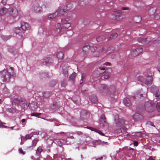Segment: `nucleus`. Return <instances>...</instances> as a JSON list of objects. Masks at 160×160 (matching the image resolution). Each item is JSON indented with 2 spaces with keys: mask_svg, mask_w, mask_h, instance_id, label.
Returning a JSON list of instances; mask_svg holds the SVG:
<instances>
[{
  "mask_svg": "<svg viewBox=\"0 0 160 160\" xmlns=\"http://www.w3.org/2000/svg\"><path fill=\"white\" fill-rule=\"evenodd\" d=\"M0 74L3 80L6 82H8L12 76L11 73L6 70H3L0 73Z\"/></svg>",
  "mask_w": 160,
  "mask_h": 160,
  "instance_id": "obj_1",
  "label": "nucleus"
},
{
  "mask_svg": "<svg viewBox=\"0 0 160 160\" xmlns=\"http://www.w3.org/2000/svg\"><path fill=\"white\" fill-rule=\"evenodd\" d=\"M98 92L103 95L108 94V88L105 84H101L98 87Z\"/></svg>",
  "mask_w": 160,
  "mask_h": 160,
  "instance_id": "obj_2",
  "label": "nucleus"
},
{
  "mask_svg": "<svg viewBox=\"0 0 160 160\" xmlns=\"http://www.w3.org/2000/svg\"><path fill=\"white\" fill-rule=\"evenodd\" d=\"M150 91L156 97H158L160 94L159 88L155 86H152L150 88Z\"/></svg>",
  "mask_w": 160,
  "mask_h": 160,
  "instance_id": "obj_3",
  "label": "nucleus"
},
{
  "mask_svg": "<svg viewBox=\"0 0 160 160\" xmlns=\"http://www.w3.org/2000/svg\"><path fill=\"white\" fill-rule=\"evenodd\" d=\"M143 51L142 48L140 47L136 48L131 52V55L133 57H136L142 52Z\"/></svg>",
  "mask_w": 160,
  "mask_h": 160,
  "instance_id": "obj_4",
  "label": "nucleus"
},
{
  "mask_svg": "<svg viewBox=\"0 0 160 160\" xmlns=\"http://www.w3.org/2000/svg\"><path fill=\"white\" fill-rule=\"evenodd\" d=\"M114 120L116 126L118 127L122 126L125 122V121L123 119L119 118L118 115L115 116Z\"/></svg>",
  "mask_w": 160,
  "mask_h": 160,
  "instance_id": "obj_5",
  "label": "nucleus"
},
{
  "mask_svg": "<svg viewBox=\"0 0 160 160\" xmlns=\"http://www.w3.org/2000/svg\"><path fill=\"white\" fill-rule=\"evenodd\" d=\"M89 113L87 110H82L80 112V117L83 119H86L89 118Z\"/></svg>",
  "mask_w": 160,
  "mask_h": 160,
  "instance_id": "obj_6",
  "label": "nucleus"
},
{
  "mask_svg": "<svg viewBox=\"0 0 160 160\" xmlns=\"http://www.w3.org/2000/svg\"><path fill=\"white\" fill-rule=\"evenodd\" d=\"M9 12L10 16L13 18H15L18 15V11L15 8H11Z\"/></svg>",
  "mask_w": 160,
  "mask_h": 160,
  "instance_id": "obj_7",
  "label": "nucleus"
},
{
  "mask_svg": "<svg viewBox=\"0 0 160 160\" xmlns=\"http://www.w3.org/2000/svg\"><path fill=\"white\" fill-rule=\"evenodd\" d=\"M145 109L148 112H151L152 111V107L150 101L146 102L144 105Z\"/></svg>",
  "mask_w": 160,
  "mask_h": 160,
  "instance_id": "obj_8",
  "label": "nucleus"
},
{
  "mask_svg": "<svg viewBox=\"0 0 160 160\" xmlns=\"http://www.w3.org/2000/svg\"><path fill=\"white\" fill-rule=\"evenodd\" d=\"M14 31L18 35V36H17V38L21 39L23 37L24 32L23 31L22 32L19 28H16L14 29Z\"/></svg>",
  "mask_w": 160,
  "mask_h": 160,
  "instance_id": "obj_9",
  "label": "nucleus"
},
{
  "mask_svg": "<svg viewBox=\"0 0 160 160\" xmlns=\"http://www.w3.org/2000/svg\"><path fill=\"white\" fill-rule=\"evenodd\" d=\"M21 27L23 31L29 30L30 28L29 24L25 22H22L21 23Z\"/></svg>",
  "mask_w": 160,
  "mask_h": 160,
  "instance_id": "obj_10",
  "label": "nucleus"
},
{
  "mask_svg": "<svg viewBox=\"0 0 160 160\" xmlns=\"http://www.w3.org/2000/svg\"><path fill=\"white\" fill-rule=\"evenodd\" d=\"M32 9L33 12L36 13L41 12L42 11V8L38 4L33 6Z\"/></svg>",
  "mask_w": 160,
  "mask_h": 160,
  "instance_id": "obj_11",
  "label": "nucleus"
},
{
  "mask_svg": "<svg viewBox=\"0 0 160 160\" xmlns=\"http://www.w3.org/2000/svg\"><path fill=\"white\" fill-rule=\"evenodd\" d=\"M28 106L30 109L33 111H35L38 107L37 103L35 102H32L29 103Z\"/></svg>",
  "mask_w": 160,
  "mask_h": 160,
  "instance_id": "obj_12",
  "label": "nucleus"
},
{
  "mask_svg": "<svg viewBox=\"0 0 160 160\" xmlns=\"http://www.w3.org/2000/svg\"><path fill=\"white\" fill-rule=\"evenodd\" d=\"M133 118L136 120L141 121L143 119V117L142 115L138 113H136L133 115Z\"/></svg>",
  "mask_w": 160,
  "mask_h": 160,
  "instance_id": "obj_13",
  "label": "nucleus"
},
{
  "mask_svg": "<svg viewBox=\"0 0 160 160\" xmlns=\"http://www.w3.org/2000/svg\"><path fill=\"white\" fill-rule=\"evenodd\" d=\"M103 123H104L103 125L104 126H105V125H106L107 127L108 126L106 122V118L105 117V115L104 114H102L101 115L100 117V124H103Z\"/></svg>",
  "mask_w": 160,
  "mask_h": 160,
  "instance_id": "obj_14",
  "label": "nucleus"
},
{
  "mask_svg": "<svg viewBox=\"0 0 160 160\" xmlns=\"http://www.w3.org/2000/svg\"><path fill=\"white\" fill-rule=\"evenodd\" d=\"M152 78L151 76H148L147 77L145 81L146 84L149 85L152 84Z\"/></svg>",
  "mask_w": 160,
  "mask_h": 160,
  "instance_id": "obj_15",
  "label": "nucleus"
},
{
  "mask_svg": "<svg viewBox=\"0 0 160 160\" xmlns=\"http://www.w3.org/2000/svg\"><path fill=\"white\" fill-rule=\"evenodd\" d=\"M52 59L50 58H48L44 59L43 64L47 65H49L51 64L52 62Z\"/></svg>",
  "mask_w": 160,
  "mask_h": 160,
  "instance_id": "obj_16",
  "label": "nucleus"
},
{
  "mask_svg": "<svg viewBox=\"0 0 160 160\" xmlns=\"http://www.w3.org/2000/svg\"><path fill=\"white\" fill-rule=\"evenodd\" d=\"M116 89L114 86H111L108 88V94L114 95L115 93Z\"/></svg>",
  "mask_w": 160,
  "mask_h": 160,
  "instance_id": "obj_17",
  "label": "nucleus"
},
{
  "mask_svg": "<svg viewBox=\"0 0 160 160\" xmlns=\"http://www.w3.org/2000/svg\"><path fill=\"white\" fill-rule=\"evenodd\" d=\"M123 102L124 105L126 106L129 107L132 104L129 99L128 98H124L123 99Z\"/></svg>",
  "mask_w": 160,
  "mask_h": 160,
  "instance_id": "obj_18",
  "label": "nucleus"
},
{
  "mask_svg": "<svg viewBox=\"0 0 160 160\" xmlns=\"http://www.w3.org/2000/svg\"><path fill=\"white\" fill-rule=\"evenodd\" d=\"M43 150L42 146H40L38 147L36 151V155L37 156H39Z\"/></svg>",
  "mask_w": 160,
  "mask_h": 160,
  "instance_id": "obj_19",
  "label": "nucleus"
},
{
  "mask_svg": "<svg viewBox=\"0 0 160 160\" xmlns=\"http://www.w3.org/2000/svg\"><path fill=\"white\" fill-rule=\"evenodd\" d=\"M8 9L5 8H2L0 9V15L4 16L8 12Z\"/></svg>",
  "mask_w": 160,
  "mask_h": 160,
  "instance_id": "obj_20",
  "label": "nucleus"
},
{
  "mask_svg": "<svg viewBox=\"0 0 160 160\" xmlns=\"http://www.w3.org/2000/svg\"><path fill=\"white\" fill-rule=\"evenodd\" d=\"M72 100L73 102L76 104H78L80 101V98L78 96L75 95L73 96L72 98Z\"/></svg>",
  "mask_w": 160,
  "mask_h": 160,
  "instance_id": "obj_21",
  "label": "nucleus"
},
{
  "mask_svg": "<svg viewBox=\"0 0 160 160\" xmlns=\"http://www.w3.org/2000/svg\"><path fill=\"white\" fill-rule=\"evenodd\" d=\"M21 99L17 98H12V104L18 105Z\"/></svg>",
  "mask_w": 160,
  "mask_h": 160,
  "instance_id": "obj_22",
  "label": "nucleus"
},
{
  "mask_svg": "<svg viewBox=\"0 0 160 160\" xmlns=\"http://www.w3.org/2000/svg\"><path fill=\"white\" fill-rule=\"evenodd\" d=\"M12 37V36L11 35H9L8 36L4 35H1V37L2 39L4 41H6L11 38Z\"/></svg>",
  "mask_w": 160,
  "mask_h": 160,
  "instance_id": "obj_23",
  "label": "nucleus"
},
{
  "mask_svg": "<svg viewBox=\"0 0 160 160\" xmlns=\"http://www.w3.org/2000/svg\"><path fill=\"white\" fill-rule=\"evenodd\" d=\"M104 48L103 47L99 49V52H97L96 51L94 52L93 53V55L94 57H98V56L104 50Z\"/></svg>",
  "mask_w": 160,
  "mask_h": 160,
  "instance_id": "obj_24",
  "label": "nucleus"
},
{
  "mask_svg": "<svg viewBox=\"0 0 160 160\" xmlns=\"http://www.w3.org/2000/svg\"><path fill=\"white\" fill-rule=\"evenodd\" d=\"M138 41L139 42H141L142 43H149L150 41V38L149 37H148L145 39H143L142 40H141L140 39H138Z\"/></svg>",
  "mask_w": 160,
  "mask_h": 160,
  "instance_id": "obj_25",
  "label": "nucleus"
},
{
  "mask_svg": "<svg viewBox=\"0 0 160 160\" xmlns=\"http://www.w3.org/2000/svg\"><path fill=\"white\" fill-rule=\"evenodd\" d=\"M27 102L24 99H21L19 105L22 107H25L26 105L27 106Z\"/></svg>",
  "mask_w": 160,
  "mask_h": 160,
  "instance_id": "obj_26",
  "label": "nucleus"
},
{
  "mask_svg": "<svg viewBox=\"0 0 160 160\" xmlns=\"http://www.w3.org/2000/svg\"><path fill=\"white\" fill-rule=\"evenodd\" d=\"M90 99L91 101L93 103H96L98 102L97 98L95 95L91 96L90 98Z\"/></svg>",
  "mask_w": 160,
  "mask_h": 160,
  "instance_id": "obj_27",
  "label": "nucleus"
},
{
  "mask_svg": "<svg viewBox=\"0 0 160 160\" xmlns=\"http://www.w3.org/2000/svg\"><path fill=\"white\" fill-rule=\"evenodd\" d=\"M57 58H58L59 60H61L63 59L64 54L62 52H59L57 53Z\"/></svg>",
  "mask_w": 160,
  "mask_h": 160,
  "instance_id": "obj_28",
  "label": "nucleus"
},
{
  "mask_svg": "<svg viewBox=\"0 0 160 160\" xmlns=\"http://www.w3.org/2000/svg\"><path fill=\"white\" fill-rule=\"evenodd\" d=\"M52 94V93L50 92H44L43 94V97L45 98H47L50 97Z\"/></svg>",
  "mask_w": 160,
  "mask_h": 160,
  "instance_id": "obj_29",
  "label": "nucleus"
},
{
  "mask_svg": "<svg viewBox=\"0 0 160 160\" xmlns=\"http://www.w3.org/2000/svg\"><path fill=\"white\" fill-rule=\"evenodd\" d=\"M118 36V34L116 32H115L112 34L108 38V40H112L114 39Z\"/></svg>",
  "mask_w": 160,
  "mask_h": 160,
  "instance_id": "obj_30",
  "label": "nucleus"
},
{
  "mask_svg": "<svg viewBox=\"0 0 160 160\" xmlns=\"http://www.w3.org/2000/svg\"><path fill=\"white\" fill-rule=\"evenodd\" d=\"M106 39V37L104 35H101L97 37L96 38L97 42H100L103 41Z\"/></svg>",
  "mask_w": 160,
  "mask_h": 160,
  "instance_id": "obj_31",
  "label": "nucleus"
},
{
  "mask_svg": "<svg viewBox=\"0 0 160 160\" xmlns=\"http://www.w3.org/2000/svg\"><path fill=\"white\" fill-rule=\"evenodd\" d=\"M62 29L61 25L60 23H58L57 24L55 31L57 33L59 32Z\"/></svg>",
  "mask_w": 160,
  "mask_h": 160,
  "instance_id": "obj_32",
  "label": "nucleus"
},
{
  "mask_svg": "<svg viewBox=\"0 0 160 160\" xmlns=\"http://www.w3.org/2000/svg\"><path fill=\"white\" fill-rule=\"evenodd\" d=\"M58 11H58H56V12L54 13L49 15L48 16V18H55L56 16L58 15Z\"/></svg>",
  "mask_w": 160,
  "mask_h": 160,
  "instance_id": "obj_33",
  "label": "nucleus"
},
{
  "mask_svg": "<svg viewBox=\"0 0 160 160\" xmlns=\"http://www.w3.org/2000/svg\"><path fill=\"white\" fill-rule=\"evenodd\" d=\"M72 7V5L71 4H68L67 5L64 7V10L66 11L70 10Z\"/></svg>",
  "mask_w": 160,
  "mask_h": 160,
  "instance_id": "obj_34",
  "label": "nucleus"
},
{
  "mask_svg": "<svg viewBox=\"0 0 160 160\" xmlns=\"http://www.w3.org/2000/svg\"><path fill=\"white\" fill-rule=\"evenodd\" d=\"M59 10L58 12V15L59 14V16L62 15H64V13L66 11L65 10H64V8L62 10H60V9H58L57 11H58Z\"/></svg>",
  "mask_w": 160,
  "mask_h": 160,
  "instance_id": "obj_35",
  "label": "nucleus"
},
{
  "mask_svg": "<svg viewBox=\"0 0 160 160\" xmlns=\"http://www.w3.org/2000/svg\"><path fill=\"white\" fill-rule=\"evenodd\" d=\"M76 75L77 74L75 72L73 73L70 76L69 79L72 81H73L75 79Z\"/></svg>",
  "mask_w": 160,
  "mask_h": 160,
  "instance_id": "obj_36",
  "label": "nucleus"
},
{
  "mask_svg": "<svg viewBox=\"0 0 160 160\" xmlns=\"http://www.w3.org/2000/svg\"><path fill=\"white\" fill-rule=\"evenodd\" d=\"M135 22L137 23L139 22L141 20V18L140 16H136L134 18Z\"/></svg>",
  "mask_w": 160,
  "mask_h": 160,
  "instance_id": "obj_37",
  "label": "nucleus"
},
{
  "mask_svg": "<svg viewBox=\"0 0 160 160\" xmlns=\"http://www.w3.org/2000/svg\"><path fill=\"white\" fill-rule=\"evenodd\" d=\"M62 72L65 76L67 77L68 75V71L67 68H63Z\"/></svg>",
  "mask_w": 160,
  "mask_h": 160,
  "instance_id": "obj_38",
  "label": "nucleus"
},
{
  "mask_svg": "<svg viewBox=\"0 0 160 160\" xmlns=\"http://www.w3.org/2000/svg\"><path fill=\"white\" fill-rule=\"evenodd\" d=\"M7 112H9L10 113H13L16 112V110L14 108H10L7 109Z\"/></svg>",
  "mask_w": 160,
  "mask_h": 160,
  "instance_id": "obj_39",
  "label": "nucleus"
},
{
  "mask_svg": "<svg viewBox=\"0 0 160 160\" xmlns=\"http://www.w3.org/2000/svg\"><path fill=\"white\" fill-rule=\"evenodd\" d=\"M32 135H31V134H28L27 135H26L25 137H22L21 138V140H22V139H23L24 138L25 140H26L27 139H30L31 138V137H32Z\"/></svg>",
  "mask_w": 160,
  "mask_h": 160,
  "instance_id": "obj_40",
  "label": "nucleus"
},
{
  "mask_svg": "<svg viewBox=\"0 0 160 160\" xmlns=\"http://www.w3.org/2000/svg\"><path fill=\"white\" fill-rule=\"evenodd\" d=\"M92 131H95L97 133H98L99 134L101 135L104 136H105V134L102 133L101 131L99 130H98L97 129H95V128H93V129L92 130Z\"/></svg>",
  "mask_w": 160,
  "mask_h": 160,
  "instance_id": "obj_41",
  "label": "nucleus"
},
{
  "mask_svg": "<svg viewBox=\"0 0 160 160\" xmlns=\"http://www.w3.org/2000/svg\"><path fill=\"white\" fill-rule=\"evenodd\" d=\"M38 140L36 138H35L32 141V147H35L37 145V142H38Z\"/></svg>",
  "mask_w": 160,
  "mask_h": 160,
  "instance_id": "obj_42",
  "label": "nucleus"
},
{
  "mask_svg": "<svg viewBox=\"0 0 160 160\" xmlns=\"http://www.w3.org/2000/svg\"><path fill=\"white\" fill-rule=\"evenodd\" d=\"M90 48V47L89 46L86 45L84 46L82 48V50L83 51L86 52Z\"/></svg>",
  "mask_w": 160,
  "mask_h": 160,
  "instance_id": "obj_43",
  "label": "nucleus"
},
{
  "mask_svg": "<svg viewBox=\"0 0 160 160\" xmlns=\"http://www.w3.org/2000/svg\"><path fill=\"white\" fill-rule=\"evenodd\" d=\"M41 114L40 113H33L31 114V116L39 117Z\"/></svg>",
  "mask_w": 160,
  "mask_h": 160,
  "instance_id": "obj_44",
  "label": "nucleus"
},
{
  "mask_svg": "<svg viewBox=\"0 0 160 160\" xmlns=\"http://www.w3.org/2000/svg\"><path fill=\"white\" fill-rule=\"evenodd\" d=\"M56 83V82L55 80H52L50 82L49 84L51 87H54Z\"/></svg>",
  "mask_w": 160,
  "mask_h": 160,
  "instance_id": "obj_45",
  "label": "nucleus"
},
{
  "mask_svg": "<svg viewBox=\"0 0 160 160\" xmlns=\"http://www.w3.org/2000/svg\"><path fill=\"white\" fill-rule=\"evenodd\" d=\"M71 24L67 22L63 25V27L66 28H68L71 26Z\"/></svg>",
  "mask_w": 160,
  "mask_h": 160,
  "instance_id": "obj_46",
  "label": "nucleus"
},
{
  "mask_svg": "<svg viewBox=\"0 0 160 160\" xmlns=\"http://www.w3.org/2000/svg\"><path fill=\"white\" fill-rule=\"evenodd\" d=\"M2 91V92L4 94H7L8 92V88L6 87H4L3 88Z\"/></svg>",
  "mask_w": 160,
  "mask_h": 160,
  "instance_id": "obj_47",
  "label": "nucleus"
},
{
  "mask_svg": "<svg viewBox=\"0 0 160 160\" xmlns=\"http://www.w3.org/2000/svg\"><path fill=\"white\" fill-rule=\"evenodd\" d=\"M137 79L138 81L142 82L144 79V78L142 76H139L137 78Z\"/></svg>",
  "mask_w": 160,
  "mask_h": 160,
  "instance_id": "obj_48",
  "label": "nucleus"
},
{
  "mask_svg": "<svg viewBox=\"0 0 160 160\" xmlns=\"http://www.w3.org/2000/svg\"><path fill=\"white\" fill-rule=\"evenodd\" d=\"M147 125L148 126H152L154 127V128H155V125H154V123L151 122H147Z\"/></svg>",
  "mask_w": 160,
  "mask_h": 160,
  "instance_id": "obj_49",
  "label": "nucleus"
},
{
  "mask_svg": "<svg viewBox=\"0 0 160 160\" xmlns=\"http://www.w3.org/2000/svg\"><path fill=\"white\" fill-rule=\"evenodd\" d=\"M67 83L66 80H63L62 82L61 83V85L62 87H65L66 86Z\"/></svg>",
  "mask_w": 160,
  "mask_h": 160,
  "instance_id": "obj_50",
  "label": "nucleus"
},
{
  "mask_svg": "<svg viewBox=\"0 0 160 160\" xmlns=\"http://www.w3.org/2000/svg\"><path fill=\"white\" fill-rule=\"evenodd\" d=\"M156 108L158 111L160 112V102L157 103Z\"/></svg>",
  "mask_w": 160,
  "mask_h": 160,
  "instance_id": "obj_51",
  "label": "nucleus"
},
{
  "mask_svg": "<svg viewBox=\"0 0 160 160\" xmlns=\"http://www.w3.org/2000/svg\"><path fill=\"white\" fill-rule=\"evenodd\" d=\"M71 134L69 133H67V136L68 137V138H70L71 139L74 138V137L72 135H71Z\"/></svg>",
  "mask_w": 160,
  "mask_h": 160,
  "instance_id": "obj_52",
  "label": "nucleus"
},
{
  "mask_svg": "<svg viewBox=\"0 0 160 160\" xmlns=\"http://www.w3.org/2000/svg\"><path fill=\"white\" fill-rule=\"evenodd\" d=\"M114 12L118 13H122V11L121 10L115 9L114 10Z\"/></svg>",
  "mask_w": 160,
  "mask_h": 160,
  "instance_id": "obj_53",
  "label": "nucleus"
},
{
  "mask_svg": "<svg viewBox=\"0 0 160 160\" xmlns=\"http://www.w3.org/2000/svg\"><path fill=\"white\" fill-rule=\"evenodd\" d=\"M109 77V75L108 73H106L103 75V78L104 79H108Z\"/></svg>",
  "mask_w": 160,
  "mask_h": 160,
  "instance_id": "obj_54",
  "label": "nucleus"
},
{
  "mask_svg": "<svg viewBox=\"0 0 160 160\" xmlns=\"http://www.w3.org/2000/svg\"><path fill=\"white\" fill-rule=\"evenodd\" d=\"M75 133L79 136L82 135V133L81 132L79 131H77Z\"/></svg>",
  "mask_w": 160,
  "mask_h": 160,
  "instance_id": "obj_55",
  "label": "nucleus"
},
{
  "mask_svg": "<svg viewBox=\"0 0 160 160\" xmlns=\"http://www.w3.org/2000/svg\"><path fill=\"white\" fill-rule=\"evenodd\" d=\"M19 151L20 153L22 154L23 155L25 153L22 150L21 148H19Z\"/></svg>",
  "mask_w": 160,
  "mask_h": 160,
  "instance_id": "obj_56",
  "label": "nucleus"
},
{
  "mask_svg": "<svg viewBox=\"0 0 160 160\" xmlns=\"http://www.w3.org/2000/svg\"><path fill=\"white\" fill-rule=\"evenodd\" d=\"M121 9L123 10H128L129 9V8L127 7H123L121 8Z\"/></svg>",
  "mask_w": 160,
  "mask_h": 160,
  "instance_id": "obj_57",
  "label": "nucleus"
},
{
  "mask_svg": "<svg viewBox=\"0 0 160 160\" xmlns=\"http://www.w3.org/2000/svg\"><path fill=\"white\" fill-rule=\"evenodd\" d=\"M7 0H2L1 3L3 5H5L6 4Z\"/></svg>",
  "mask_w": 160,
  "mask_h": 160,
  "instance_id": "obj_58",
  "label": "nucleus"
},
{
  "mask_svg": "<svg viewBox=\"0 0 160 160\" xmlns=\"http://www.w3.org/2000/svg\"><path fill=\"white\" fill-rule=\"evenodd\" d=\"M152 8H151L149 10V13L150 15H152L153 14L154 12H155L154 11H153L152 13H150V12L151 11H152Z\"/></svg>",
  "mask_w": 160,
  "mask_h": 160,
  "instance_id": "obj_59",
  "label": "nucleus"
},
{
  "mask_svg": "<svg viewBox=\"0 0 160 160\" xmlns=\"http://www.w3.org/2000/svg\"><path fill=\"white\" fill-rule=\"evenodd\" d=\"M133 144L134 146H137L138 145V142L137 141H133Z\"/></svg>",
  "mask_w": 160,
  "mask_h": 160,
  "instance_id": "obj_60",
  "label": "nucleus"
},
{
  "mask_svg": "<svg viewBox=\"0 0 160 160\" xmlns=\"http://www.w3.org/2000/svg\"><path fill=\"white\" fill-rule=\"evenodd\" d=\"M110 64H111V63H110L108 62H105V63H103V65H106V66L110 65Z\"/></svg>",
  "mask_w": 160,
  "mask_h": 160,
  "instance_id": "obj_61",
  "label": "nucleus"
},
{
  "mask_svg": "<svg viewBox=\"0 0 160 160\" xmlns=\"http://www.w3.org/2000/svg\"><path fill=\"white\" fill-rule=\"evenodd\" d=\"M159 18H160V16L158 15H156L155 16V19H158Z\"/></svg>",
  "mask_w": 160,
  "mask_h": 160,
  "instance_id": "obj_62",
  "label": "nucleus"
},
{
  "mask_svg": "<svg viewBox=\"0 0 160 160\" xmlns=\"http://www.w3.org/2000/svg\"><path fill=\"white\" fill-rule=\"evenodd\" d=\"M99 68L101 70H105V68H104V67L102 68L101 67H99Z\"/></svg>",
  "mask_w": 160,
  "mask_h": 160,
  "instance_id": "obj_63",
  "label": "nucleus"
},
{
  "mask_svg": "<svg viewBox=\"0 0 160 160\" xmlns=\"http://www.w3.org/2000/svg\"><path fill=\"white\" fill-rule=\"evenodd\" d=\"M147 160H155L153 159L151 157H149Z\"/></svg>",
  "mask_w": 160,
  "mask_h": 160,
  "instance_id": "obj_64",
  "label": "nucleus"
}]
</instances>
